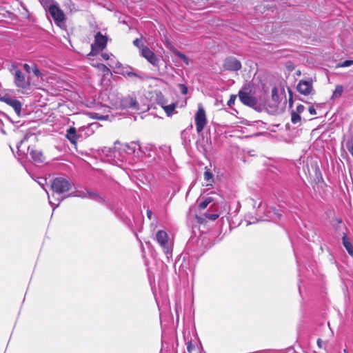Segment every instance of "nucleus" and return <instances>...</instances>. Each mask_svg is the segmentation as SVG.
Wrapping results in <instances>:
<instances>
[{"mask_svg":"<svg viewBox=\"0 0 353 353\" xmlns=\"http://www.w3.org/2000/svg\"><path fill=\"white\" fill-rule=\"evenodd\" d=\"M118 152L121 154V161L133 163L138 161L142 156V151L139 143L132 142L123 145Z\"/></svg>","mask_w":353,"mask_h":353,"instance_id":"obj_1","label":"nucleus"},{"mask_svg":"<svg viewBox=\"0 0 353 353\" xmlns=\"http://www.w3.org/2000/svg\"><path fill=\"white\" fill-rule=\"evenodd\" d=\"M188 353H202V345L197 332H183Z\"/></svg>","mask_w":353,"mask_h":353,"instance_id":"obj_2","label":"nucleus"},{"mask_svg":"<svg viewBox=\"0 0 353 353\" xmlns=\"http://www.w3.org/2000/svg\"><path fill=\"white\" fill-rule=\"evenodd\" d=\"M10 72L14 77V85L21 89H27L30 85L29 78H26L24 73L18 68L16 64H12Z\"/></svg>","mask_w":353,"mask_h":353,"instance_id":"obj_3","label":"nucleus"},{"mask_svg":"<svg viewBox=\"0 0 353 353\" xmlns=\"http://www.w3.org/2000/svg\"><path fill=\"white\" fill-rule=\"evenodd\" d=\"M108 40V39L106 35H103L99 31L97 32L94 35V41L91 44L90 54L95 56L103 51L106 48Z\"/></svg>","mask_w":353,"mask_h":353,"instance_id":"obj_4","label":"nucleus"},{"mask_svg":"<svg viewBox=\"0 0 353 353\" xmlns=\"http://www.w3.org/2000/svg\"><path fill=\"white\" fill-rule=\"evenodd\" d=\"M72 184L63 177L55 178L52 184L51 188L54 193L61 194L69 191L72 188Z\"/></svg>","mask_w":353,"mask_h":353,"instance_id":"obj_5","label":"nucleus"},{"mask_svg":"<svg viewBox=\"0 0 353 353\" xmlns=\"http://www.w3.org/2000/svg\"><path fill=\"white\" fill-rule=\"evenodd\" d=\"M156 239L159 244L163 249L168 258L172 256V243L169 241L168 235L164 230H159L156 234Z\"/></svg>","mask_w":353,"mask_h":353,"instance_id":"obj_6","label":"nucleus"},{"mask_svg":"<svg viewBox=\"0 0 353 353\" xmlns=\"http://www.w3.org/2000/svg\"><path fill=\"white\" fill-rule=\"evenodd\" d=\"M101 98L105 107L108 108L110 107L117 108L121 103L120 98L114 92L103 91L101 94Z\"/></svg>","mask_w":353,"mask_h":353,"instance_id":"obj_7","label":"nucleus"},{"mask_svg":"<svg viewBox=\"0 0 353 353\" xmlns=\"http://www.w3.org/2000/svg\"><path fill=\"white\" fill-rule=\"evenodd\" d=\"M176 332H162L161 334V350H168L171 347L174 348V344L178 346Z\"/></svg>","mask_w":353,"mask_h":353,"instance_id":"obj_8","label":"nucleus"},{"mask_svg":"<svg viewBox=\"0 0 353 353\" xmlns=\"http://www.w3.org/2000/svg\"><path fill=\"white\" fill-rule=\"evenodd\" d=\"M207 123L206 114L203 106L199 104L198 110L195 114V124L198 133H201Z\"/></svg>","mask_w":353,"mask_h":353,"instance_id":"obj_9","label":"nucleus"},{"mask_svg":"<svg viewBox=\"0 0 353 353\" xmlns=\"http://www.w3.org/2000/svg\"><path fill=\"white\" fill-rule=\"evenodd\" d=\"M48 12L53 18L54 23L61 27L65 21V14L58 5L56 3L50 6Z\"/></svg>","mask_w":353,"mask_h":353,"instance_id":"obj_10","label":"nucleus"},{"mask_svg":"<svg viewBox=\"0 0 353 353\" xmlns=\"http://www.w3.org/2000/svg\"><path fill=\"white\" fill-rule=\"evenodd\" d=\"M141 55L144 57L153 66L158 67L159 63V59L148 46H143L141 48Z\"/></svg>","mask_w":353,"mask_h":353,"instance_id":"obj_11","label":"nucleus"},{"mask_svg":"<svg viewBox=\"0 0 353 353\" xmlns=\"http://www.w3.org/2000/svg\"><path fill=\"white\" fill-rule=\"evenodd\" d=\"M0 100L2 102H4L7 105L13 108L16 114L18 116H20L22 104L19 100L8 95L3 96L2 97H1Z\"/></svg>","mask_w":353,"mask_h":353,"instance_id":"obj_12","label":"nucleus"},{"mask_svg":"<svg viewBox=\"0 0 353 353\" xmlns=\"http://www.w3.org/2000/svg\"><path fill=\"white\" fill-rule=\"evenodd\" d=\"M240 101L249 107L254 108L257 105V99L255 97L245 91L240 90L239 92Z\"/></svg>","mask_w":353,"mask_h":353,"instance_id":"obj_13","label":"nucleus"},{"mask_svg":"<svg viewBox=\"0 0 353 353\" xmlns=\"http://www.w3.org/2000/svg\"><path fill=\"white\" fill-rule=\"evenodd\" d=\"M297 90L304 95L312 94L314 90L312 81L301 80L297 85Z\"/></svg>","mask_w":353,"mask_h":353,"instance_id":"obj_14","label":"nucleus"},{"mask_svg":"<svg viewBox=\"0 0 353 353\" xmlns=\"http://www.w3.org/2000/svg\"><path fill=\"white\" fill-rule=\"evenodd\" d=\"M223 67L227 70L238 71L241 68V63L235 57H228L225 59Z\"/></svg>","mask_w":353,"mask_h":353,"instance_id":"obj_15","label":"nucleus"},{"mask_svg":"<svg viewBox=\"0 0 353 353\" xmlns=\"http://www.w3.org/2000/svg\"><path fill=\"white\" fill-rule=\"evenodd\" d=\"M31 159L35 163H43L45 160L43 153L40 150L31 148L30 146L28 148Z\"/></svg>","mask_w":353,"mask_h":353,"instance_id":"obj_16","label":"nucleus"},{"mask_svg":"<svg viewBox=\"0 0 353 353\" xmlns=\"http://www.w3.org/2000/svg\"><path fill=\"white\" fill-rule=\"evenodd\" d=\"M66 137L72 143H75L78 139L76 128L74 127H70L69 129H68L66 132Z\"/></svg>","mask_w":353,"mask_h":353,"instance_id":"obj_17","label":"nucleus"},{"mask_svg":"<svg viewBox=\"0 0 353 353\" xmlns=\"http://www.w3.org/2000/svg\"><path fill=\"white\" fill-rule=\"evenodd\" d=\"M342 243L348 254L351 256H353V245L352 244V243L350 242V239H348L345 234L342 237Z\"/></svg>","mask_w":353,"mask_h":353,"instance_id":"obj_18","label":"nucleus"},{"mask_svg":"<svg viewBox=\"0 0 353 353\" xmlns=\"http://www.w3.org/2000/svg\"><path fill=\"white\" fill-rule=\"evenodd\" d=\"M281 216L280 211L275 208L267 209V216L271 219H279Z\"/></svg>","mask_w":353,"mask_h":353,"instance_id":"obj_19","label":"nucleus"},{"mask_svg":"<svg viewBox=\"0 0 353 353\" xmlns=\"http://www.w3.org/2000/svg\"><path fill=\"white\" fill-rule=\"evenodd\" d=\"M162 107V108L165 112L167 116L170 117L173 114L174 111L176 107V103H172L170 105H165V103L160 102L159 103Z\"/></svg>","mask_w":353,"mask_h":353,"instance_id":"obj_20","label":"nucleus"},{"mask_svg":"<svg viewBox=\"0 0 353 353\" xmlns=\"http://www.w3.org/2000/svg\"><path fill=\"white\" fill-rule=\"evenodd\" d=\"M86 198H89L92 200H94L99 203L104 202V199L99 194H98L97 192H92V191H90L88 190H87V197Z\"/></svg>","mask_w":353,"mask_h":353,"instance_id":"obj_21","label":"nucleus"},{"mask_svg":"<svg viewBox=\"0 0 353 353\" xmlns=\"http://www.w3.org/2000/svg\"><path fill=\"white\" fill-rule=\"evenodd\" d=\"M202 199L203 201L199 205L200 210L205 209L210 203L213 202V199L210 196L203 197Z\"/></svg>","mask_w":353,"mask_h":353,"instance_id":"obj_22","label":"nucleus"},{"mask_svg":"<svg viewBox=\"0 0 353 353\" xmlns=\"http://www.w3.org/2000/svg\"><path fill=\"white\" fill-rule=\"evenodd\" d=\"M204 179L207 182V185H212L214 182L213 174L210 170H206L203 174Z\"/></svg>","mask_w":353,"mask_h":353,"instance_id":"obj_23","label":"nucleus"},{"mask_svg":"<svg viewBox=\"0 0 353 353\" xmlns=\"http://www.w3.org/2000/svg\"><path fill=\"white\" fill-rule=\"evenodd\" d=\"M68 196H77L81 198H86L87 197V190H77L68 195Z\"/></svg>","mask_w":353,"mask_h":353,"instance_id":"obj_24","label":"nucleus"},{"mask_svg":"<svg viewBox=\"0 0 353 353\" xmlns=\"http://www.w3.org/2000/svg\"><path fill=\"white\" fill-rule=\"evenodd\" d=\"M343 92V87L342 85H337L335 88L332 94V98L340 97Z\"/></svg>","mask_w":353,"mask_h":353,"instance_id":"obj_25","label":"nucleus"},{"mask_svg":"<svg viewBox=\"0 0 353 353\" xmlns=\"http://www.w3.org/2000/svg\"><path fill=\"white\" fill-rule=\"evenodd\" d=\"M291 121H292V123L294 124H296V123L300 122V121H301L300 114L295 112L294 110H292V113H291Z\"/></svg>","mask_w":353,"mask_h":353,"instance_id":"obj_26","label":"nucleus"},{"mask_svg":"<svg viewBox=\"0 0 353 353\" xmlns=\"http://www.w3.org/2000/svg\"><path fill=\"white\" fill-rule=\"evenodd\" d=\"M205 216L210 220L215 221L216 219H217L219 218V214L218 212L211 213V212H207L205 213Z\"/></svg>","mask_w":353,"mask_h":353,"instance_id":"obj_27","label":"nucleus"},{"mask_svg":"<svg viewBox=\"0 0 353 353\" xmlns=\"http://www.w3.org/2000/svg\"><path fill=\"white\" fill-rule=\"evenodd\" d=\"M39 1L43 5V6L46 7V9H47L48 11H49L50 6L56 4L53 0H39Z\"/></svg>","mask_w":353,"mask_h":353,"instance_id":"obj_28","label":"nucleus"},{"mask_svg":"<svg viewBox=\"0 0 353 353\" xmlns=\"http://www.w3.org/2000/svg\"><path fill=\"white\" fill-rule=\"evenodd\" d=\"M352 65H353L352 60H346L341 63H339L337 66L340 68H345L351 66Z\"/></svg>","mask_w":353,"mask_h":353,"instance_id":"obj_29","label":"nucleus"},{"mask_svg":"<svg viewBox=\"0 0 353 353\" xmlns=\"http://www.w3.org/2000/svg\"><path fill=\"white\" fill-rule=\"evenodd\" d=\"M176 54L186 65L189 64V59L186 55L179 52H176Z\"/></svg>","mask_w":353,"mask_h":353,"instance_id":"obj_30","label":"nucleus"},{"mask_svg":"<svg viewBox=\"0 0 353 353\" xmlns=\"http://www.w3.org/2000/svg\"><path fill=\"white\" fill-rule=\"evenodd\" d=\"M91 115H92V117L94 118V119H99V120H104L107 117H108V115L107 116H103L99 113H97V112H93V113H91Z\"/></svg>","mask_w":353,"mask_h":353,"instance_id":"obj_31","label":"nucleus"},{"mask_svg":"<svg viewBox=\"0 0 353 353\" xmlns=\"http://www.w3.org/2000/svg\"><path fill=\"white\" fill-rule=\"evenodd\" d=\"M178 88L179 89V91L181 92V94H186L188 93V87L184 85V84H182V83H179L178 85Z\"/></svg>","mask_w":353,"mask_h":353,"instance_id":"obj_32","label":"nucleus"},{"mask_svg":"<svg viewBox=\"0 0 353 353\" xmlns=\"http://www.w3.org/2000/svg\"><path fill=\"white\" fill-rule=\"evenodd\" d=\"M346 148L351 155L353 157V140L347 141Z\"/></svg>","mask_w":353,"mask_h":353,"instance_id":"obj_33","label":"nucleus"},{"mask_svg":"<svg viewBox=\"0 0 353 353\" xmlns=\"http://www.w3.org/2000/svg\"><path fill=\"white\" fill-rule=\"evenodd\" d=\"M32 72L33 74L37 77L41 76V72H40L39 69L37 68V65H34L32 68Z\"/></svg>","mask_w":353,"mask_h":353,"instance_id":"obj_34","label":"nucleus"},{"mask_svg":"<svg viewBox=\"0 0 353 353\" xmlns=\"http://www.w3.org/2000/svg\"><path fill=\"white\" fill-rule=\"evenodd\" d=\"M28 135L26 134L24 138L21 140V141L19 143H18L17 147V150L18 151H20V148L21 147V145H23V143L25 142V141H28Z\"/></svg>","mask_w":353,"mask_h":353,"instance_id":"obj_35","label":"nucleus"},{"mask_svg":"<svg viewBox=\"0 0 353 353\" xmlns=\"http://www.w3.org/2000/svg\"><path fill=\"white\" fill-rule=\"evenodd\" d=\"M236 100V96L235 95H231L230 99L228 101V105L231 107L232 105L234 104V101Z\"/></svg>","mask_w":353,"mask_h":353,"instance_id":"obj_36","label":"nucleus"},{"mask_svg":"<svg viewBox=\"0 0 353 353\" xmlns=\"http://www.w3.org/2000/svg\"><path fill=\"white\" fill-rule=\"evenodd\" d=\"M130 108H134V109H137V107H138V103L137 102L136 100H134L132 99H130Z\"/></svg>","mask_w":353,"mask_h":353,"instance_id":"obj_37","label":"nucleus"},{"mask_svg":"<svg viewBox=\"0 0 353 353\" xmlns=\"http://www.w3.org/2000/svg\"><path fill=\"white\" fill-rule=\"evenodd\" d=\"M304 110H305V107H304V105H297V107H296V109L295 112H297V113H299V114H301V113H302V112L304 111Z\"/></svg>","mask_w":353,"mask_h":353,"instance_id":"obj_38","label":"nucleus"},{"mask_svg":"<svg viewBox=\"0 0 353 353\" xmlns=\"http://www.w3.org/2000/svg\"><path fill=\"white\" fill-rule=\"evenodd\" d=\"M141 41V39H136L134 41H133V44L138 47L139 48V50L141 51V48L143 47V46H140L139 45V43Z\"/></svg>","mask_w":353,"mask_h":353,"instance_id":"obj_39","label":"nucleus"},{"mask_svg":"<svg viewBox=\"0 0 353 353\" xmlns=\"http://www.w3.org/2000/svg\"><path fill=\"white\" fill-rule=\"evenodd\" d=\"M23 66L26 72L30 73L32 71V68L28 64L24 63Z\"/></svg>","mask_w":353,"mask_h":353,"instance_id":"obj_40","label":"nucleus"},{"mask_svg":"<svg viewBox=\"0 0 353 353\" xmlns=\"http://www.w3.org/2000/svg\"><path fill=\"white\" fill-rule=\"evenodd\" d=\"M309 110V112L312 114V115H315L316 114V110L314 109V108L313 106H310L308 109Z\"/></svg>","mask_w":353,"mask_h":353,"instance_id":"obj_41","label":"nucleus"},{"mask_svg":"<svg viewBox=\"0 0 353 353\" xmlns=\"http://www.w3.org/2000/svg\"><path fill=\"white\" fill-rule=\"evenodd\" d=\"M60 202H61V201L59 200L58 203L55 204V203H52L51 201H49L50 204L53 208V210H54V209L59 205Z\"/></svg>","mask_w":353,"mask_h":353,"instance_id":"obj_42","label":"nucleus"},{"mask_svg":"<svg viewBox=\"0 0 353 353\" xmlns=\"http://www.w3.org/2000/svg\"><path fill=\"white\" fill-rule=\"evenodd\" d=\"M317 345L319 347L322 348L323 347V341L321 339H317Z\"/></svg>","mask_w":353,"mask_h":353,"instance_id":"obj_43","label":"nucleus"},{"mask_svg":"<svg viewBox=\"0 0 353 353\" xmlns=\"http://www.w3.org/2000/svg\"><path fill=\"white\" fill-rule=\"evenodd\" d=\"M101 57L104 60H108L110 58L109 55L107 53H103L101 54Z\"/></svg>","mask_w":353,"mask_h":353,"instance_id":"obj_44","label":"nucleus"},{"mask_svg":"<svg viewBox=\"0 0 353 353\" xmlns=\"http://www.w3.org/2000/svg\"><path fill=\"white\" fill-rule=\"evenodd\" d=\"M152 211H151V210H147V216H148V217L150 219H151V218H152Z\"/></svg>","mask_w":353,"mask_h":353,"instance_id":"obj_45","label":"nucleus"},{"mask_svg":"<svg viewBox=\"0 0 353 353\" xmlns=\"http://www.w3.org/2000/svg\"><path fill=\"white\" fill-rule=\"evenodd\" d=\"M128 76H130V77H139V75H138V74H136V73H134V72H129V73H128Z\"/></svg>","mask_w":353,"mask_h":353,"instance_id":"obj_46","label":"nucleus"},{"mask_svg":"<svg viewBox=\"0 0 353 353\" xmlns=\"http://www.w3.org/2000/svg\"><path fill=\"white\" fill-rule=\"evenodd\" d=\"M272 92V95H274V94L276 92V89L275 88H273Z\"/></svg>","mask_w":353,"mask_h":353,"instance_id":"obj_47","label":"nucleus"},{"mask_svg":"<svg viewBox=\"0 0 353 353\" xmlns=\"http://www.w3.org/2000/svg\"><path fill=\"white\" fill-rule=\"evenodd\" d=\"M103 68H104V69H105V70H109V69H108L105 65H103Z\"/></svg>","mask_w":353,"mask_h":353,"instance_id":"obj_48","label":"nucleus"},{"mask_svg":"<svg viewBox=\"0 0 353 353\" xmlns=\"http://www.w3.org/2000/svg\"><path fill=\"white\" fill-rule=\"evenodd\" d=\"M343 352V353H348V352L346 349H344Z\"/></svg>","mask_w":353,"mask_h":353,"instance_id":"obj_49","label":"nucleus"},{"mask_svg":"<svg viewBox=\"0 0 353 353\" xmlns=\"http://www.w3.org/2000/svg\"><path fill=\"white\" fill-rule=\"evenodd\" d=\"M39 183L41 185H43L42 182H39Z\"/></svg>","mask_w":353,"mask_h":353,"instance_id":"obj_50","label":"nucleus"},{"mask_svg":"<svg viewBox=\"0 0 353 353\" xmlns=\"http://www.w3.org/2000/svg\"><path fill=\"white\" fill-rule=\"evenodd\" d=\"M185 134V131H183L182 132V135H183Z\"/></svg>","mask_w":353,"mask_h":353,"instance_id":"obj_51","label":"nucleus"}]
</instances>
